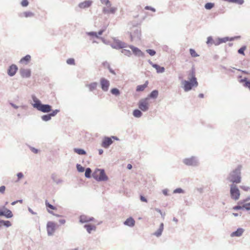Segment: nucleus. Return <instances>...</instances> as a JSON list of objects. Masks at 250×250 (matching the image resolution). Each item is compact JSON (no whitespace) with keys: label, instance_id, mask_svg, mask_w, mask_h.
<instances>
[{"label":"nucleus","instance_id":"obj_1","mask_svg":"<svg viewBox=\"0 0 250 250\" xmlns=\"http://www.w3.org/2000/svg\"><path fill=\"white\" fill-rule=\"evenodd\" d=\"M242 166L238 165L237 167L232 171L228 178V180L232 183L238 184L241 181V170Z\"/></svg>","mask_w":250,"mask_h":250},{"label":"nucleus","instance_id":"obj_2","mask_svg":"<svg viewBox=\"0 0 250 250\" xmlns=\"http://www.w3.org/2000/svg\"><path fill=\"white\" fill-rule=\"evenodd\" d=\"M92 177L97 181H106L108 179L104 169L96 168L92 173Z\"/></svg>","mask_w":250,"mask_h":250},{"label":"nucleus","instance_id":"obj_3","mask_svg":"<svg viewBox=\"0 0 250 250\" xmlns=\"http://www.w3.org/2000/svg\"><path fill=\"white\" fill-rule=\"evenodd\" d=\"M34 107L43 112H49L51 110V106L48 104H42L39 101L34 104Z\"/></svg>","mask_w":250,"mask_h":250},{"label":"nucleus","instance_id":"obj_4","mask_svg":"<svg viewBox=\"0 0 250 250\" xmlns=\"http://www.w3.org/2000/svg\"><path fill=\"white\" fill-rule=\"evenodd\" d=\"M230 194L231 198L234 200H237L240 197V191L238 187L232 184L230 186Z\"/></svg>","mask_w":250,"mask_h":250},{"label":"nucleus","instance_id":"obj_5","mask_svg":"<svg viewBox=\"0 0 250 250\" xmlns=\"http://www.w3.org/2000/svg\"><path fill=\"white\" fill-rule=\"evenodd\" d=\"M184 85V89L185 91H188L191 90L192 87H197L198 83L197 81H186L185 80L182 82Z\"/></svg>","mask_w":250,"mask_h":250},{"label":"nucleus","instance_id":"obj_6","mask_svg":"<svg viewBox=\"0 0 250 250\" xmlns=\"http://www.w3.org/2000/svg\"><path fill=\"white\" fill-rule=\"evenodd\" d=\"M183 162L187 166L196 167L199 165V161L196 157H188L184 159Z\"/></svg>","mask_w":250,"mask_h":250},{"label":"nucleus","instance_id":"obj_7","mask_svg":"<svg viewBox=\"0 0 250 250\" xmlns=\"http://www.w3.org/2000/svg\"><path fill=\"white\" fill-rule=\"evenodd\" d=\"M117 140L118 139L115 136H112L111 137H105L103 138L101 145L103 147L107 148L113 143V140Z\"/></svg>","mask_w":250,"mask_h":250},{"label":"nucleus","instance_id":"obj_8","mask_svg":"<svg viewBox=\"0 0 250 250\" xmlns=\"http://www.w3.org/2000/svg\"><path fill=\"white\" fill-rule=\"evenodd\" d=\"M139 108L143 111H146L149 108L148 98L141 99L138 103Z\"/></svg>","mask_w":250,"mask_h":250},{"label":"nucleus","instance_id":"obj_9","mask_svg":"<svg viewBox=\"0 0 250 250\" xmlns=\"http://www.w3.org/2000/svg\"><path fill=\"white\" fill-rule=\"evenodd\" d=\"M56 228V225L54 222L49 221L47 222L46 225V229L48 236H51L53 234L55 231Z\"/></svg>","mask_w":250,"mask_h":250},{"label":"nucleus","instance_id":"obj_10","mask_svg":"<svg viewBox=\"0 0 250 250\" xmlns=\"http://www.w3.org/2000/svg\"><path fill=\"white\" fill-rule=\"evenodd\" d=\"M3 209H0V216H4L6 218H11L13 216L12 212L3 206Z\"/></svg>","mask_w":250,"mask_h":250},{"label":"nucleus","instance_id":"obj_11","mask_svg":"<svg viewBox=\"0 0 250 250\" xmlns=\"http://www.w3.org/2000/svg\"><path fill=\"white\" fill-rule=\"evenodd\" d=\"M100 84L103 91H107L108 90L110 85V83L108 80L104 78H101L100 80Z\"/></svg>","mask_w":250,"mask_h":250},{"label":"nucleus","instance_id":"obj_12","mask_svg":"<svg viewBox=\"0 0 250 250\" xmlns=\"http://www.w3.org/2000/svg\"><path fill=\"white\" fill-rule=\"evenodd\" d=\"M94 219V218L93 217H88L85 215H82L80 216L79 221L81 223H84L93 221Z\"/></svg>","mask_w":250,"mask_h":250},{"label":"nucleus","instance_id":"obj_13","mask_svg":"<svg viewBox=\"0 0 250 250\" xmlns=\"http://www.w3.org/2000/svg\"><path fill=\"white\" fill-rule=\"evenodd\" d=\"M244 231H245V230L243 228H239L237 229L236 230L231 233L230 236L231 237H240L242 235Z\"/></svg>","mask_w":250,"mask_h":250},{"label":"nucleus","instance_id":"obj_14","mask_svg":"<svg viewBox=\"0 0 250 250\" xmlns=\"http://www.w3.org/2000/svg\"><path fill=\"white\" fill-rule=\"evenodd\" d=\"M106 7H105L103 8V12L105 14H114L116 11V8L115 7H113L111 6V5H106Z\"/></svg>","mask_w":250,"mask_h":250},{"label":"nucleus","instance_id":"obj_15","mask_svg":"<svg viewBox=\"0 0 250 250\" xmlns=\"http://www.w3.org/2000/svg\"><path fill=\"white\" fill-rule=\"evenodd\" d=\"M17 70L18 67L16 65L12 64L8 69V74L9 76H13L16 74Z\"/></svg>","mask_w":250,"mask_h":250},{"label":"nucleus","instance_id":"obj_16","mask_svg":"<svg viewBox=\"0 0 250 250\" xmlns=\"http://www.w3.org/2000/svg\"><path fill=\"white\" fill-rule=\"evenodd\" d=\"M135 224V221L134 219L132 217H130L128 218L124 222V224L125 226L133 227L134 226Z\"/></svg>","mask_w":250,"mask_h":250},{"label":"nucleus","instance_id":"obj_17","mask_svg":"<svg viewBox=\"0 0 250 250\" xmlns=\"http://www.w3.org/2000/svg\"><path fill=\"white\" fill-rule=\"evenodd\" d=\"M20 73L23 78H28L31 75V71L29 69H21Z\"/></svg>","mask_w":250,"mask_h":250},{"label":"nucleus","instance_id":"obj_18","mask_svg":"<svg viewBox=\"0 0 250 250\" xmlns=\"http://www.w3.org/2000/svg\"><path fill=\"white\" fill-rule=\"evenodd\" d=\"M113 45L115 48H124L127 46L126 43L120 41L115 42Z\"/></svg>","mask_w":250,"mask_h":250},{"label":"nucleus","instance_id":"obj_19","mask_svg":"<svg viewBox=\"0 0 250 250\" xmlns=\"http://www.w3.org/2000/svg\"><path fill=\"white\" fill-rule=\"evenodd\" d=\"M83 227L86 229L88 233H91L92 230L95 231L96 227L95 225L90 224H85Z\"/></svg>","mask_w":250,"mask_h":250},{"label":"nucleus","instance_id":"obj_20","mask_svg":"<svg viewBox=\"0 0 250 250\" xmlns=\"http://www.w3.org/2000/svg\"><path fill=\"white\" fill-rule=\"evenodd\" d=\"M188 79L189 81H194V79L195 81H197L195 77V71L193 69H191L188 72Z\"/></svg>","mask_w":250,"mask_h":250},{"label":"nucleus","instance_id":"obj_21","mask_svg":"<svg viewBox=\"0 0 250 250\" xmlns=\"http://www.w3.org/2000/svg\"><path fill=\"white\" fill-rule=\"evenodd\" d=\"M164 229V224L161 223L160 225L159 229L154 233V235L157 237H160Z\"/></svg>","mask_w":250,"mask_h":250},{"label":"nucleus","instance_id":"obj_22","mask_svg":"<svg viewBox=\"0 0 250 250\" xmlns=\"http://www.w3.org/2000/svg\"><path fill=\"white\" fill-rule=\"evenodd\" d=\"M91 1H85L79 4V6L81 8H85L89 7L91 4Z\"/></svg>","mask_w":250,"mask_h":250},{"label":"nucleus","instance_id":"obj_23","mask_svg":"<svg viewBox=\"0 0 250 250\" xmlns=\"http://www.w3.org/2000/svg\"><path fill=\"white\" fill-rule=\"evenodd\" d=\"M31 60V56L29 55H27L23 57L20 60V62L21 63L27 64Z\"/></svg>","mask_w":250,"mask_h":250},{"label":"nucleus","instance_id":"obj_24","mask_svg":"<svg viewBox=\"0 0 250 250\" xmlns=\"http://www.w3.org/2000/svg\"><path fill=\"white\" fill-rule=\"evenodd\" d=\"M129 47L132 50L133 53L136 55H140L142 54V51L138 48L132 45H130Z\"/></svg>","mask_w":250,"mask_h":250},{"label":"nucleus","instance_id":"obj_25","mask_svg":"<svg viewBox=\"0 0 250 250\" xmlns=\"http://www.w3.org/2000/svg\"><path fill=\"white\" fill-rule=\"evenodd\" d=\"M148 82L146 81L144 84L138 85L136 87L137 92L143 91L147 86Z\"/></svg>","mask_w":250,"mask_h":250},{"label":"nucleus","instance_id":"obj_26","mask_svg":"<svg viewBox=\"0 0 250 250\" xmlns=\"http://www.w3.org/2000/svg\"><path fill=\"white\" fill-rule=\"evenodd\" d=\"M45 206H46V208H47L48 212V210H50V209H52V210H56L57 209V208L56 207H55L54 206L50 204L47 200H46L45 201Z\"/></svg>","mask_w":250,"mask_h":250},{"label":"nucleus","instance_id":"obj_27","mask_svg":"<svg viewBox=\"0 0 250 250\" xmlns=\"http://www.w3.org/2000/svg\"><path fill=\"white\" fill-rule=\"evenodd\" d=\"M84 176L87 178H90L92 176V170L90 168L87 167L85 169Z\"/></svg>","mask_w":250,"mask_h":250},{"label":"nucleus","instance_id":"obj_28","mask_svg":"<svg viewBox=\"0 0 250 250\" xmlns=\"http://www.w3.org/2000/svg\"><path fill=\"white\" fill-rule=\"evenodd\" d=\"M97 84V83L94 82L90 84H86V86L89 88L90 91H92L96 88Z\"/></svg>","mask_w":250,"mask_h":250},{"label":"nucleus","instance_id":"obj_29","mask_svg":"<svg viewBox=\"0 0 250 250\" xmlns=\"http://www.w3.org/2000/svg\"><path fill=\"white\" fill-rule=\"evenodd\" d=\"M152 66L156 69L158 73H163L165 71V68L164 67H161L158 64H153Z\"/></svg>","mask_w":250,"mask_h":250},{"label":"nucleus","instance_id":"obj_30","mask_svg":"<svg viewBox=\"0 0 250 250\" xmlns=\"http://www.w3.org/2000/svg\"><path fill=\"white\" fill-rule=\"evenodd\" d=\"M133 115L134 117L139 118L142 116V113L138 109H135L133 112Z\"/></svg>","mask_w":250,"mask_h":250},{"label":"nucleus","instance_id":"obj_31","mask_svg":"<svg viewBox=\"0 0 250 250\" xmlns=\"http://www.w3.org/2000/svg\"><path fill=\"white\" fill-rule=\"evenodd\" d=\"M241 83H245L244 84V85L247 87H248L249 90H250V82L248 81H247V79L246 78H245L244 79H242L240 81Z\"/></svg>","mask_w":250,"mask_h":250},{"label":"nucleus","instance_id":"obj_32","mask_svg":"<svg viewBox=\"0 0 250 250\" xmlns=\"http://www.w3.org/2000/svg\"><path fill=\"white\" fill-rule=\"evenodd\" d=\"M1 225H2L7 228H8V227L11 226V225H12L11 222L8 220L5 221V220H1Z\"/></svg>","mask_w":250,"mask_h":250},{"label":"nucleus","instance_id":"obj_33","mask_svg":"<svg viewBox=\"0 0 250 250\" xmlns=\"http://www.w3.org/2000/svg\"><path fill=\"white\" fill-rule=\"evenodd\" d=\"M158 95V92L157 90H153L150 94L149 97L152 98H156Z\"/></svg>","mask_w":250,"mask_h":250},{"label":"nucleus","instance_id":"obj_34","mask_svg":"<svg viewBox=\"0 0 250 250\" xmlns=\"http://www.w3.org/2000/svg\"><path fill=\"white\" fill-rule=\"evenodd\" d=\"M76 167L78 171L79 172H83L85 170L84 167L82 166L80 164H77L76 165Z\"/></svg>","mask_w":250,"mask_h":250},{"label":"nucleus","instance_id":"obj_35","mask_svg":"<svg viewBox=\"0 0 250 250\" xmlns=\"http://www.w3.org/2000/svg\"><path fill=\"white\" fill-rule=\"evenodd\" d=\"M33 16H34L33 13H32L31 12H23L22 14V15H21V16L24 17H26V18L30 17H32Z\"/></svg>","mask_w":250,"mask_h":250},{"label":"nucleus","instance_id":"obj_36","mask_svg":"<svg viewBox=\"0 0 250 250\" xmlns=\"http://www.w3.org/2000/svg\"><path fill=\"white\" fill-rule=\"evenodd\" d=\"M75 152L79 155H85V152L84 150L82 149H75Z\"/></svg>","mask_w":250,"mask_h":250},{"label":"nucleus","instance_id":"obj_37","mask_svg":"<svg viewBox=\"0 0 250 250\" xmlns=\"http://www.w3.org/2000/svg\"><path fill=\"white\" fill-rule=\"evenodd\" d=\"M214 6V3H211V2H208L205 5V7L207 9H211L212 8H213Z\"/></svg>","mask_w":250,"mask_h":250},{"label":"nucleus","instance_id":"obj_38","mask_svg":"<svg viewBox=\"0 0 250 250\" xmlns=\"http://www.w3.org/2000/svg\"><path fill=\"white\" fill-rule=\"evenodd\" d=\"M185 191L181 188H178L173 190V193H184Z\"/></svg>","mask_w":250,"mask_h":250},{"label":"nucleus","instance_id":"obj_39","mask_svg":"<svg viewBox=\"0 0 250 250\" xmlns=\"http://www.w3.org/2000/svg\"><path fill=\"white\" fill-rule=\"evenodd\" d=\"M243 203V209H246V210H250V202L248 203Z\"/></svg>","mask_w":250,"mask_h":250},{"label":"nucleus","instance_id":"obj_40","mask_svg":"<svg viewBox=\"0 0 250 250\" xmlns=\"http://www.w3.org/2000/svg\"><path fill=\"white\" fill-rule=\"evenodd\" d=\"M121 52H122V53L124 54V55L128 56H130L131 55V53L130 51H129L128 50L125 49H122L121 51Z\"/></svg>","mask_w":250,"mask_h":250},{"label":"nucleus","instance_id":"obj_41","mask_svg":"<svg viewBox=\"0 0 250 250\" xmlns=\"http://www.w3.org/2000/svg\"><path fill=\"white\" fill-rule=\"evenodd\" d=\"M51 117L50 114L49 115H45L42 117V119L44 121H47L51 119Z\"/></svg>","mask_w":250,"mask_h":250},{"label":"nucleus","instance_id":"obj_42","mask_svg":"<svg viewBox=\"0 0 250 250\" xmlns=\"http://www.w3.org/2000/svg\"><path fill=\"white\" fill-rule=\"evenodd\" d=\"M111 92L112 94L115 95H118L120 94L119 90L116 88H113L111 90Z\"/></svg>","mask_w":250,"mask_h":250},{"label":"nucleus","instance_id":"obj_43","mask_svg":"<svg viewBox=\"0 0 250 250\" xmlns=\"http://www.w3.org/2000/svg\"><path fill=\"white\" fill-rule=\"evenodd\" d=\"M246 49V46H242L241 48H240L238 51V52L240 54H242L243 55H245V53H244V51Z\"/></svg>","mask_w":250,"mask_h":250},{"label":"nucleus","instance_id":"obj_44","mask_svg":"<svg viewBox=\"0 0 250 250\" xmlns=\"http://www.w3.org/2000/svg\"><path fill=\"white\" fill-rule=\"evenodd\" d=\"M189 52H190V54L191 56L192 57H196L198 56V55L196 53V52H195V51L194 49H190Z\"/></svg>","mask_w":250,"mask_h":250},{"label":"nucleus","instance_id":"obj_45","mask_svg":"<svg viewBox=\"0 0 250 250\" xmlns=\"http://www.w3.org/2000/svg\"><path fill=\"white\" fill-rule=\"evenodd\" d=\"M52 179L57 184H59L62 182V180L61 179H57L55 178V176L52 175L51 176Z\"/></svg>","mask_w":250,"mask_h":250},{"label":"nucleus","instance_id":"obj_46","mask_svg":"<svg viewBox=\"0 0 250 250\" xmlns=\"http://www.w3.org/2000/svg\"><path fill=\"white\" fill-rule=\"evenodd\" d=\"M66 62L68 64H70V65H74L75 64V60L74 59H72V58L68 59L67 60Z\"/></svg>","mask_w":250,"mask_h":250},{"label":"nucleus","instance_id":"obj_47","mask_svg":"<svg viewBox=\"0 0 250 250\" xmlns=\"http://www.w3.org/2000/svg\"><path fill=\"white\" fill-rule=\"evenodd\" d=\"M229 41V39L228 37H226V38H222V39H219V43H223V42H226Z\"/></svg>","mask_w":250,"mask_h":250},{"label":"nucleus","instance_id":"obj_48","mask_svg":"<svg viewBox=\"0 0 250 250\" xmlns=\"http://www.w3.org/2000/svg\"><path fill=\"white\" fill-rule=\"evenodd\" d=\"M17 176L18 177V180L16 181L17 182L19 181L20 180H21V178L23 177V174L21 172H18L17 174Z\"/></svg>","mask_w":250,"mask_h":250},{"label":"nucleus","instance_id":"obj_49","mask_svg":"<svg viewBox=\"0 0 250 250\" xmlns=\"http://www.w3.org/2000/svg\"><path fill=\"white\" fill-rule=\"evenodd\" d=\"M231 2L242 4L244 2V0H231Z\"/></svg>","mask_w":250,"mask_h":250},{"label":"nucleus","instance_id":"obj_50","mask_svg":"<svg viewBox=\"0 0 250 250\" xmlns=\"http://www.w3.org/2000/svg\"><path fill=\"white\" fill-rule=\"evenodd\" d=\"M238 204L239 205L238 203ZM233 209L234 210H239V209H243V205L242 206H240V205L235 206L233 207Z\"/></svg>","mask_w":250,"mask_h":250},{"label":"nucleus","instance_id":"obj_51","mask_svg":"<svg viewBox=\"0 0 250 250\" xmlns=\"http://www.w3.org/2000/svg\"><path fill=\"white\" fill-rule=\"evenodd\" d=\"M146 52L151 56H154L156 54V52L152 49H148Z\"/></svg>","mask_w":250,"mask_h":250},{"label":"nucleus","instance_id":"obj_52","mask_svg":"<svg viewBox=\"0 0 250 250\" xmlns=\"http://www.w3.org/2000/svg\"><path fill=\"white\" fill-rule=\"evenodd\" d=\"M21 4L22 6H27L28 5V1L27 0H22Z\"/></svg>","mask_w":250,"mask_h":250},{"label":"nucleus","instance_id":"obj_53","mask_svg":"<svg viewBox=\"0 0 250 250\" xmlns=\"http://www.w3.org/2000/svg\"><path fill=\"white\" fill-rule=\"evenodd\" d=\"M140 199L142 202H146V203L147 202V199L143 195H141L140 196Z\"/></svg>","mask_w":250,"mask_h":250},{"label":"nucleus","instance_id":"obj_54","mask_svg":"<svg viewBox=\"0 0 250 250\" xmlns=\"http://www.w3.org/2000/svg\"><path fill=\"white\" fill-rule=\"evenodd\" d=\"M6 189V187L4 186H1L0 187V193L1 194H3L5 192Z\"/></svg>","mask_w":250,"mask_h":250},{"label":"nucleus","instance_id":"obj_55","mask_svg":"<svg viewBox=\"0 0 250 250\" xmlns=\"http://www.w3.org/2000/svg\"><path fill=\"white\" fill-rule=\"evenodd\" d=\"M101 1L103 4H104L105 5H110V3L108 0H101Z\"/></svg>","mask_w":250,"mask_h":250},{"label":"nucleus","instance_id":"obj_56","mask_svg":"<svg viewBox=\"0 0 250 250\" xmlns=\"http://www.w3.org/2000/svg\"><path fill=\"white\" fill-rule=\"evenodd\" d=\"M212 42H213V39L211 37H209L208 38L207 41V44L212 43Z\"/></svg>","mask_w":250,"mask_h":250},{"label":"nucleus","instance_id":"obj_57","mask_svg":"<svg viewBox=\"0 0 250 250\" xmlns=\"http://www.w3.org/2000/svg\"><path fill=\"white\" fill-rule=\"evenodd\" d=\"M30 150L32 151V152H33L35 154L38 153V152L39 151V150L35 148L34 147H31Z\"/></svg>","mask_w":250,"mask_h":250},{"label":"nucleus","instance_id":"obj_58","mask_svg":"<svg viewBox=\"0 0 250 250\" xmlns=\"http://www.w3.org/2000/svg\"><path fill=\"white\" fill-rule=\"evenodd\" d=\"M249 200H250V197H247V198H246V199H245L243 202H242V201H239V202H238V204H243V203H245L246 202L248 201H249Z\"/></svg>","mask_w":250,"mask_h":250},{"label":"nucleus","instance_id":"obj_59","mask_svg":"<svg viewBox=\"0 0 250 250\" xmlns=\"http://www.w3.org/2000/svg\"><path fill=\"white\" fill-rule=\"evenodd\" d=\"M28 211L32 214V215H36L37 213L34 211L30 208H28Z\"/></svg>","mask_w":250,"mask_h":250},{"label":"nucleus","instance_id":"obj_60","mask_svg":"<svg viewBox=\"0 0 250 250\" xmlns=\"http://www.w3.org/2000/svg\"><path fill=\"white\" fill-rule=\"evenodd\" d=\"M168 190L167 189H164L162 190V192L165 195V196H167L168 194Z\"/></svg>","mask_w":250,"mask_h":250},{"label":"nucleus","instance_id":"obj_61","mask_svg":"<svg viewBox=\"0 0 250 250\" xmlns=\"http://www.w3.org/2000/svg\"><path fill=\"white\" fill-rule=\"evenodd\" d=\"M48 212H49V213H50V214H52L53 215L55 216L58 217H60V216H61V215H59V214H55V213H54L52 211H51V210H48Z\"/></svg>","mask_w":250,"mask_h":250},{"label":"nucleus","instance_id":"obj_62","mask_svg":"<svg viewBox=\"0 0 250 250\" xmlns=\"http://www.w3.org/2000/svg\"><path fill=\"white\" fill-rule=\"evenodd\" d=\"M241 188L244 191H248L250 188L249 187L246 186H242Z\"/></svg>","mask_w":250,"mask_h":250},{"label":"nucleus","instance_id":"obj_63","mask_svg":"<svg viewBox=\"0 0 250 250\" xmlns=\"http://www.w3.org/2000/svg\"><path fill=\"white\" fill-rule=\"evenodd\" d=\"M155 210L157 212L159 213L162 215V216H163V213H162V211H161V209H159V208H155Z\"/></svg>","mask_w":250,"mask_h":250},{"label":"nucleus","instance_id":"obj_64","mask_svg":"<svg viewBox=\"0 0 250 250\" xmlns=\"http://www.w3.org/2000/svg\"><path fill=\"white\" fill-rule=\"evenodd\" d=\"M59 111L58 110H55V111H53V112L50 114L51 116H55L58 112Z\"/></svg>","mask_w":250,"mask_h":250}]
</instances>
